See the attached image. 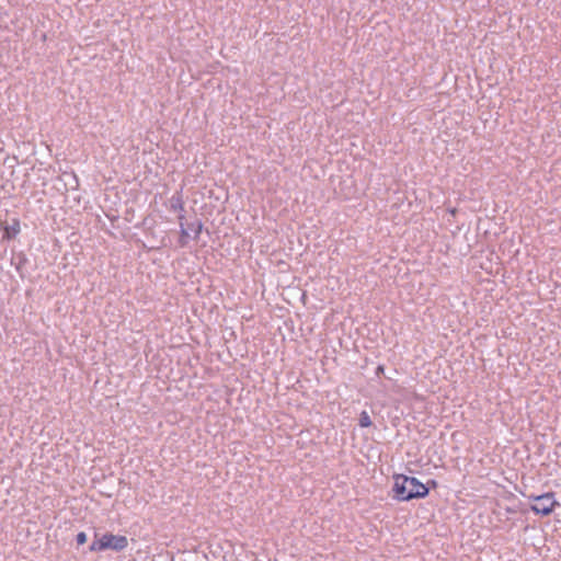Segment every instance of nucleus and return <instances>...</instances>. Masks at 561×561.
I'll list each match as a JSON object with an SVG mask.
<instances>
[{"label": "nucleus", "instance_id": "f257e3e1", "mask_svg": "<svg viewBox=\"0 0 561 561\" xmlns=\"http://www.w3.org/2000/svg\"><path fill=\"white\" fill-rule=\"evenodd\" d=\"M393 479L394 497L399 501L421 499L428 494V489L416 478L397 474Z\"/></svg>", "mask_w": 561, "mask_h": 561}, {"label": "nucleus", "instance_id": "39448f33", "mask_svg": "<svg viewBox=\"0 0 561 561\" xmlns=\"http://www.w3.org/2000/svg\"><path fill=\"white\" fill-rule=\"evenodd\" d=\"M87 539H88V537H87L85 533H79V534L77 535V543H78V545H83V543H85V542H87Z\"/></svg>", "mask_w": 561, "mask_h": 561}, {"label": "nucleus", "instance_id": "7ed1b4c3", "mask_svg": "<svg viewBox=\"0 0 561 561\" xmlns=\"http://www.w3.org/2000/svg\"><path fill=\"white\" fill-rule=\"evenodd\" d=\"M534 501L531 505V511L536 514L549 515L553 512L554 507L559 505V503L554 500L553 493H545L542 495L530 496Z\"/></svg>", "mask_w": 561, "mask_h": 561}, {"label": "nucleus", "instance_id": "20e7f679", "mask_svg": "<svg viewBox=\"0 0 561 561\" xmlns=\"http://www.w3.org/2000/svg\"><path fill=\"white\" fill-rule=\"evenodd\" d=\"M359 425L362 427H368L371 425V420H370V416L369 414L366 412V411H363L360 414H359Z\"/></svg>", "mask_w": 561, "mask_h": 561}, {"label": "nucleus", "instance_id": "f03ea898", "mask_svg": "<svg viewBox=\"0 0 561 561\" xmlns=\"http://www.w3.org/2000/svg\"><path fill=\"white\" fill-rule=\"evenodd\" d=\"M128 546V540L125 536L113 535V534H103L99 537L95 534V539L90 545L89 550L92 552L113 550V551H122Z\"/></svg>", "mask_w": 561, "mask_h": 561}]
</instances>
